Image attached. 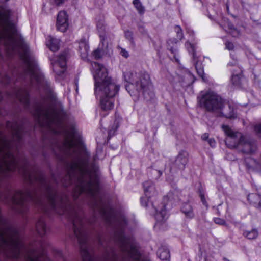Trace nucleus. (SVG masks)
Instances as JSON below:
<instances>
[{"mask_svg": "<svg viewBox=\"0 0 261 261\" xmlns=\"http://www.w3.org/2000/svg\"><path fill=\"white\" fill-rule=\"evenodd\" d=\"M11 13L6 5H0V57L1 49L5 50L9 56L15 54L20 55L27 65L24 79H28L32 86L36 85L50 92L51 101H55L56 95L51 92L50 83L44 77L37 62L28 57V45L15 24L10 21Z\"/></svg>", "mask_w": 261, "mask_h": 261, "instance_id": "obj_1", "label": "nucleus"}, {"mask_svg": "<svg viewBox=\"0 0 261 261\" xmlns=\"http://www.w3.org/2000/svg\"><path fill=\"white\" fill-rule=\"evenodd\" d=\"M91 70L95 81L94 92L100 97V106L103 111H110L114 107V97L119 87L108 75L106 68L97 62L91 63Z\"/></svg>", "mask_w": 261, "mask_h": 261, "instance_id": "obj_2", "label": "nucleus"}, {"mask_svg": "<svg viewBox=\"0 0 261 261\" xmlns=\"http://www.w3.org/2000/svg\"><path fill=\"white\" fill-rule=\"evenodd\" d=\"M41 127L51 129L53 125H60L61 121L53 108L45 103L35 102L30 110Z\"/></svg>", "mask_w": 261, "mask_h": 261, "instance_id": "obj_3", "label": "nucleus"}, {"mask_svg": "<svg viewBox=\"0 0 261 261\" xmlns=\"http://www.w3.org/2000/svg\"><path fill=\"white\" fill-rule=\"evenodd\" d=\"M124 77L127 83L125 88L131 96L140 92L144 93L151 87L149 75L146 72L137 74L127 71L124 73Z\"/></svg>", "mask_w": 261, "mask_h": 261, "instance_id": "obj_4", "label": "nucleus"}, {"mask_svg": "<svg viewBox=\"0 0 261 261\" xmlns=\"http://www.w3.org/2000/svg\"><path fill=\"white\" fill-rule=\"evenodd\" d=\"M223 99L212 91H208L202 95L199 99V105L206 111L213 112L216 115L222 106Z\"/></svg>", "mask_w": 261, "mask_h": 261, "instance_id": "obj_5", "label": "nucleus"}, {"mask_svg": "<svg viewBox=\"0 0 261 261\" xmlns=\"http://www.w3.org/2000/svg\"><path fill=\"white\" fill-rule=\"evenodd\" d=\"M222 128L227 135L225 139L226 145L229 148L238 149L241 139L243 135L241 133L233 131L227 125H223L222 126Z\"/></svg>", "mask_w": 261, "mask_h": 261, "instance_id": "obj_6", "label": "nucleus"}, {"mask_svg": "<svg viewBox=\"0 0 261 261\" xmlns=\"http://www.w3.org/2000/svg\"><path fill=\"white\" fill-rule=\"evenodd\" d=\"M257 142L255 139L243 135L241 139L238 150L244 153L252 154L257 151Z\"/></svg>", "mask_w": 261, "mask_h": 261, "instance_id": "obj_7", "label": "nucleus"}, {"mask_svg": "<svg viewBox=\"0 0 261 261\" xmlns=\"http://www.w3.org/2000/svg\"><path fill=\"white\" fill-rule=\"evenodd\" d=\"M53 70L59 76H61L65 72L66 67V53H63L51 60Z\"/></svg>", "mask_w": 261, "mask_h": 261, "instance_id": "obj_8", "label": "nucleus"}, {"mask_svg": "<svg viewBox=\"0 0 261 261\" xmlns=\"http://www.w3.org/2000/svg\"><path fill=\"white\" fill-rule=\"evenodd\" d=\"M144 187V191L145 193V196L141 198V203L142 205L144 206H147L149 202H150V198L151 195H154L156 194V191L154 186L151 181H146L143 184ZM152 206H154L153 204L150 201Z\"/></svg>", "mask_w": 261, "mask_h": 261, "instance_id": "obj_9", "label": "nucleus"}, {"mask_svg": "<svg viewBox=\"0 0 261 261\" xmlns=\"http://www.w3.org/2000/svg\"><path fill=\"white\" fill-rule=\"evenodd\" d=\"M174 30L176 33V38L170 39L167 41V44L168 46V48L171 53L174 55V58H175L176 62L179 63V59L177 58L178 52L177 49L176 48H173L172 46H170V45L176 44L178 42L184 38V36L182 30L180 26L176 25L174 27Z\"/></svg>", "mask_w": 261, "mask_h": 261, "instance_id": "obj_10", "label": "nucleus"}, {"mask_svg": "<svg viewBox=\"0 0 261 261\" xmlns=\"http://www.w3.org/2000/svg\"><path fill=\"white\" fill-rule=\"evenodd\" d=\"M221 107L216 114L217 116L225 117L229 119L237 118V114L234 112V108L229 103H226L223 100L222 106Z\"/></svg>", "mask_w": 261, "mask_h": 261, "instance_id": "obj_11", "label": "nucleus"}, {"mask_svg": "<svg viewBox=\"0 0 261 261\" xmlns=\"http://www.w3.org/2000/svg\"><path fill=\"white\" fill-rule=\"evenodd\" d=\"M188 162V153L186 151H180L173 163L172 169L177 168L184 170Z\"/></svg>", "mask_w": 261, "mask_h": 261, "instance_id": "obj_12", "label": "nucleus"}, {"mask_svg": "<svg viewBox=\"0 0 261 261\" xmlns=\"http://www.w3.org/2000/svg\"><path fill=\"white\" fill-rule=\"evenodd\" d=\"M68 27V16L64 11L59 12L57 18V28L62 32H65Z\"/></svg>", "mask_w": 261, "mask_h": 261, "instance_id": "obj_13", "label": "nucleus"}, {"mask_svg": "<svg viewBox=\"0 0 261 261\" xmlns=\"http://www.w3.org/2000/svg\"><path fill=\"white\" fill-rule=\"evenodd\" d=\"M14 96L19 99L26 109H29V95L28 89L25 88L18 89L15 91Z\"/></svg>", "mask_w": 261, "mask_h": 261, "instance_id": "obj_14", "label": "nucleus"}, {"mask_svg": "<svg viewBox=\"0 0 261 261\" xmlns=\"http://www.w3.org/2000/svg\"><path fill=\"white\" fill-rule=\"evenodd\" d=\"M156 214L155 215V218L156 221V224L158 223H163L167 219V215L165 211V205L164 204L160 208H154Z\"/></svg>", "mask_w": 261, "mask_h": 261, "instance_id": "obj_15", "label": "nucleus"}, {"mask_svg": "<svg viewBox=\"0 0 261 261\" xmlns=\"http://www.w3.org/2000/svg\"><path fill=\"white\" fill-rule=\"evenodd\" d=\"M157 255L162 260H168L170 258L169 249L165 245H162L158 249Z\"/></svg>", "mask_w": 261, "mask_h": 261, "instance_id": "obj_16", "label": "nucleus"}, {"mask_svg": "<svg viewBox=\"0 0 261 261\" xmlns=\"http://www.w3.org/2000/svg\"><path fill=\"white\" fill-rule=\"evenodd\" d=\"M60 40L58 39L48 36L46 41V45L53 51H56L59 48Z\"/></svg>", "mask_w": 261, "mask_h": 261, "instance_id": "obj_17", "label": "nucleus"}, {"mask_svg": "<svg viewBox=\"0 0 261 261\" xmlns=\"http://www.w3.org/2000/svg\"><path fill=\"white\" fill-rule=\"evenodd\" d=\"M242 69L239 66L237 67V70H232L231 82L234 85H239L241 84Z\"/></svg>", "mask_w": 261, "mask_h": 261, "instance_id": "obj_18", "label": "nucleus"}, {"mask_svg": "<svg viewBox=\"0 0 261 261\" xmlns=\"http://www.w3.org/2000/svg\"><path fill=\"white\" fill-rule=\"evenodd\" d=\"M79 51L82 58L85 59L88 55L89 46L86 39H82L79 42Z\"/></svg>", "mask_w": 261, "mask_h": 261, "instance_id": "obj_19", "label": "nucleus"}, {"mask_svg": "<svg viewBox=\"0 0 261 261\" xmlns=\"http://www.w3.org/2000/svg\"><path fill=\"white\" fill-rule=\"evenodd\" d=\"M36 229L40 236L44 235L47 232V228L44 220L40 218L36 224Z\"/></svg>", "mask_w": 261, "mask_h": 261, "instance_id": "obj_20", "label": "nucleus"}, {"mask_svg": "<svg viewBox=\"0 0 261 261\" xmlns=\"http://www.w3.org/2000/svg\"><path fill=\"white\" fill-rule=\"evenodd\" d=\"M108 44L106 41H104V46H102L101 43L99 44V48L94 50L93 53V56L96 59H99L102 56L101 50L106 51L108 50Z\"/></svg>", "mask_w": 261, "mask_h": 261, "instance_id": "obj_21", "label": "nucleus"}, {"mask_svg": "<svg viewBox=\"0 0 261 261\" xmlns=\"http://www.w3.org/2000/svg\"><path fill=\"white\" fill-rule=\"evenodd\" d=\"M243 236L248 240H254L257 238L258 231L255 228L249 230H244L243 232Z\"/></svg>", "mask_w": 261, "mask_h": 261, "instance_id": "obj_22", "label": "nucleus"}, {"mask_svg": "<svg viewBox=\"0 0 261 261\" xmlns=\"http://www.w3.org/2000/svg\"><path fill=\"white\" fill-rule=\"evenodd\" d=\"M181 211L186 216L189 218H192L194 216L192 206L189 203H185L181 207Z\"/></svg>", "mask_w": 261, "mask_h": 261, "instance_id": "obj_23", "label": "nucleus"}, {"mask_svg": "<svg viewBox=\"0 0 261 261\" xmlns=\"http://www.w3.org/2000/svg\"><path fill=\"white\" fill-rule=\"evenodd\" d=\"M97 28L99 33L100 42L101 43L102 46H104V41H106L104 35L105 31V26L102 21H98L97 23Z\"/></svg>", "mask_w": 261, "mask_h": 261, "instance_id": "obj_24", "label": "nucleus"}, {"mask_svg": "<svg viewBox=\"0 0 261 261\" xmlns=\"http://www.w3.org/2000/svg\"><path fill=\"white\" fill-rule=\"evenodd\" d=\"M247 199L250 204L256 207L261 200V196L258 194L252 193L248 195Z\"/></svg>", "mask_w": 261, "mask_h": 261, "instance_id": "obj_25", "label": "nucleus"}, {"mask_svg": "<svg viewBox=\"0 0 261 261\" xmlns=\"http://www.w3.org/2000/svg\"><path fill=\"white\" fill-rule=\"evenodd\" d=\"M244 163L248 169H253L257 167V162L251 158L245 159Z\"/></svg>", "mask_w": 261, "mask_h": 261, "instance_id": "obj_26", "label": "nucleus"}, {"mask_svg": "<svg viewBox=\"0 0 261 261\" xmlns=\"http://www.w3.org/2000/svg\"><path fill=\"white\" fill-rule=\"evenodd\" d=\"M133 4L140 15H142L144 13L145 11V7L142 5L140 0H134Z\"/></svg>", "mask_w": 261, "mask_h": 261, "instance_id": "obj_27", "label": "nucleus"}, {"mask_svg": "<svg viewBox=\"0 0 261 261\" xmlns=\"http://www.w3.org/2000/svg\"><path fill=\"white\" fill-rule=\"evenodd\" d=\"M185 46L188 52L192 54L193 60H196L197 59V57L195 51L194 45L189 41H187L185 43Z\"/></svg>", "mask_w": 261, "mask_h": 261, "instance_id": "obj_28", "label": "nucleus"}, {"mask_svg": "<svg viewBox=\"0 0 261 261\" xmlns=\"http://www.w3.org/2000/svg\"><path fill=\"white\" fill-rule=\"evenodd\" d=\"M194 65L198 74L204 80V73L203 68L201 67V64L198 61H195Z\"/></svg>", "mask_w": 261, "mask_h": 261, "instance_id": "obj_29", "label": "nucleus"}, {"mask_svg": "<svg viewBox=\"0 0 261 261\" xmlns=\"http://www.w3.org/2000/svg\"><path fill=\"white\" fill-rule=\"evenodd\" d=\"M1 82L4 85H7L9 84L11 81V79L9 76L8 73H1Z\"/></svg>", "mask_w": 261, "mask_h": 261, "instance_id": "obj_30", "label": "nucleus"}, {"mask_svg": "<svg viewBox=\"0 0 261 261\" xmlns=\"http://www.w3.org/2000/svg\"><path fill=\"white\" fill-rule=\"evenodd\" d=\"M254 129L256 134L261 138V123L255 125Z\"/></svg>", "mask_w": 261, "mask_h": 261, "instance_id": "obj_31", "label": "nucleus"}, {"mask_svg": "<svg viewBox=\"0 0 261 261\" xmlns=\"http://www.w3.org/2000/svg\"><path fill=\"white\" fill-rule=\"evenodd\" d=\"M214 221L216 224L219 225H224L226 224L225 221L224 219L219 218H214Z\"/></svg>", "mask_w": 261, "mask_h": 261, "instance_id": "obj_32", "label": "nucleus"}, {"mask_svg": "<svg viewBox=\"0 0 261 261\" xmlns=\"http://www.w3.org/2000/svg\"><path fill=\"white\" fill-rule=\"evenodd\" d=\"M227 26H228V28L230 30H231L232 32H236L237 35L239 34V32L234 28V25L231 22H230L229 21H227Z\"/></svg>", "mask_w": 261, "mask_h": 261, "instance_id": "obj_33", "label": "nucleus"}, {"mask_svg": "<svg viewBox=\"0 0 261 261\" xmlns=\"http://www.w3.org/2000/svg\"><path fill=\"white\" fill-rule=\"evenodd\" d=\"M125 36L126 38L131 41L133 40V32L130 31H126L125 32Z\"/></svg>", "mask_w": 261, "mask_h": 261, "instance_id": "obj_34", "label": "nucleus"}, {"mask_svg": "<svg viewBox=\"0 0 261 261\" xmlns=\"http://www.w3.org/2000/svg\"><path fill=\"white\" fill-rule=\"evenodd\" d=\"M225 46H226V48L229 50H232L234 48V45H233V43L232 42H230L229 41H227L225 43Z\"/></svg>", "mask_w": 261, "mask_h": 261, "instance_id": "obj_35", "label": "nucleus"}, {"mask_svg": "<svg viewBox=\"0 0 261 261\" xmlns=\"http://www.w3.org/2000/svg\"><path fill=\"white\" fill-rule=\"evenodd\" d=\"M120 54L125 58H127L129 56L128 53L124 48H121Z\"/></svg>", "mask_w": 261, "mask_h": 261, "instance_id": "obj_36", "label": "nucleus"}, {"mask_svg": "<svg viewBox=\"0 0 261 261\" xmlns=\"http://www.w3.org/2000/svg\"><path fill=\"white\" fill-rule=\"evenodd\" d=\"M52 1H53V3H54V4L55 5H56L57 6H60L61 5H62L63 4H64L66 0H52Z\"/></svg>", "mask_w": 261, "mask_h": 261, "instance_id": "obj_37", "label": "nucleus"}, {"mask_svg": "<svg viewBox=\"0 0 261 261\" xmlns=\"http://www.w3.org/2000/svg\"><path fill=\"white\" fill-rule=\"evenodd\" d=\"M200 197L201 201L202 202V203L203 204V205H204L205 206L207 207L208 205H207V202L206 201V199H205L204 195L201 192H200Z\"/></svg>", "mask_w": 261, "mask_h": 261, "instance_id": "obj_38", "label": "nucleus"}, {"mask_svg": "<svg viewBox=\"0 0 261 261\" xmlns=\"http://www.w3.org/2000/svg\"><path fill=\"white\" fill-rule=\"evenodd\" d=\"M228 66H234L235 67V69L234 70H237V67L239 66L238 65V62L236 60H233L232 62H229L228 63Z\"/></svg>", "mask_w": 261, "mask_h": 261, "instance_id": "obj_39", "label": "nucleus"}, {"mask_svg": "<svg viewBox=\"0 0 261 261\" xmlns=\"http://www.w3.org/2000/svg\"><path fill=\"white\" fill-rule=\"evenodd\" d=\"M208 142L211 146H212V147L215 146L216 142L214 139L211 138V139H208Z\"/></svg>", "mask_w": 261, "mask_h": 261, "instance_id": "obj_40", "label": "nucleus"}, {"mask_svg": "<svg viewBox=\"0 0 261 261\" xmlns=\"http://www.w3.org/2000/svg\"><path fill=\"white\" fill-rule=\"evenodd\" d=\"M28 258L31 261H39V258L38 256H28Z\"/></svg>", "mask_w": 261, "mask_h": 261, "instance_id": "obj_41", "label": "nucleus"}, {"mask_svg": "<svg viewBox=\"0 0 261 261\" xmlns=\"http://www.w3.org/2000/svg\"><path fill=\"white\" fill-rule=\"evenodd\" d=\"M201 138L203 140H206L208 138V134L204 133L201 136Z\"/></svg>", "mask_w": 261, "mask_h": 261, "instance_id": "obj_42", "label": "nucleus"}, {"mask_svg": "<svg viewBox=\"0 0 261 261\" xmlns=\"http://www.w3.org/2000/svg\"><path fill=\"white\" fill-rule=\"evenodd\" d=\"M98 243H99V244L100 245H101V246L105 247V245L103 244V242H102V241L101 238H98Z\"/></svg>", "mask_w": 261, "mask_h": 261, "instance_id": "obj_43", "label": "nucleus"}, {"mask_svg": "<svg viewBox=\"0 0 261 261\" xmlns=\"http://www.w3.org/2000/svg\"><path fill=\"white\" fill-rule=\"evenodd\" d=\"M256 208L261 211V200L259 202L258 204L256 206Z\"/></svg>", "mask_w": 261, "mask_h": 261, "instance_id": "obj_44", "label": "nucleus"}, {"mask_svg": "<svg viewBox=\"0 0 261 261\" xmlns=\"http://www.w3.org/2000/svg\"><path fill=\"white\" fill-rule=\"evenodd\" d=\"M226 9H227V12L229 13V5H228V3L226 4Z\"/></svg>", "mask_w": 261, "mask_h": 261, "instance_id": "obj_45", "label": "nucleus"}, {"mask_svg": "<svg viewBox=\"0 0 261 261\" xmlns=\"http://www.w3.org/2000/svg\"><path fill=\"white\" fill-rule=\"evenodd\" d=\"M158 173L159 176H161L162 174V172L161 171H158Z\"/></svg>", "mask_w": 261, "mask_h": 261, "instance_id": "obj_46", "label": "nucleus"}, {"mask_svg": "<svg viewBox=\"0 0 261 261\" xmlns=\"http://www.w3.org/2000/svg\"><path fill=\"white\" fill-rule=\"evenodd\" d=\"M75 85L76 87V90L77 91V81H75Z\"/></svg>", "mask_w": 261, "mask_h": 261, "instance_id": "obj_47", "label": "nucleus"}, {"mask_svg": "<svg viewBox=\"0 0 261 261\" xmlns=\"http://www.w3.org/2000/svg\"><path fill=\"white\" fill-rule=\"evenodd\" d=\"M111 135V130H110L109 132V136H110Z\"/></svg>", "mask_w": 261, "mask_h": 261, "instance_id": "obj_48", "label": "nucleus"}]
</instances>
